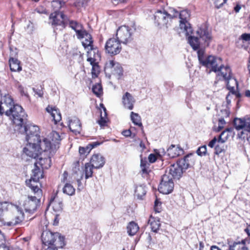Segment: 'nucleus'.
<instances>
[{
  "label": "nucleus",
  "mask_w": 250,
  "mask_h": 250,
  "mask_svg": "<svg viewBox=\"0 0 250 250\" xmlns=\"http://www.w3.org/2000/svg\"><path fill=\"white\" fill-rule=\"evenodd\" d=\"M68 21V18L62 12H53L49 16V23L54 26H61L64 28Z\"/></svg>",
  "instance_id": "obj_17"
},
{
  "label": "nucleus",
  "mask_w": 250,
  "mask_h": 250,
  "mask_svg": "<svg viewBox=\"0 0 250 250\" xmlns=\"http://www.w3.org/2000/svg\"><path fill=\"white\" fill-rule=\"evenodd\" d=\"M122 134L125 137H129L131 136V132L129 129L125 130L122 132Z\"/></svg>",
  "instance_id": "obj_58"
},
{
  "label": "nucleus",
  "mask_w": 250,
  "mask_h": 250,
  "mask_svg": "<svg viewBox=\"0 0 250 250\" xmlns=\"http://www.w3.org/2000/svg\"><path fill=\"white\" fill-rule=\"evenodd\" d=\"M94 167L89 163H85L84 168L83 170V175L84 174L85 179L91 177L93 175V168Z\"/></svg>",
  "instance_id": "obj_39"
},
{
  "label": "nucleus",
  "mask_w": 250,
  "mask_h": 250,
  "mask_svg": "<svg viewBox=\"0 0 250 250\" xmlns=\"http://www.w3.org/2000/svg\"><path fill=\"white\" fill-rule=\"evenodd\" d=\"M67 24H69V26L76 32L77 37L80 36L82 32L84 30H83L82 25L76 21H70L68 19Z\"/></svg>",
  "instance_id": "obj_33"
},
{
  "label": "nucleus",
  "mask_w": 250,
  "mask_h": 250,
  "mask_svg": "<svg viewBox=\"0 0 250 250\" xmlns=\"http://www.w3.org/2000/svg\"><path fill=\"white\" fill-rule=\"evenodd\" d=\"M140 147L141 148V151L142 152L146 148V146L145 144L142 141H141L139 144Z\"/></svg>",
  "instance_id": "obj_63"
},
{
  "label": "nucleus",
  "mask_w": 250,
  "mask_h": 250,
  "mask_svg": "<svg viewBox=\"0 0 250 250\" xmlns=\"http://www.w3.org/2000/svg\"><path fill=\"white\" fill-rule=\"evenodd\" d=\"M239 40H243L246 42H248L250 41V34L244 33L243 34L240 38H239Z\"/></svg>",
  "instance_id": "obj_55"
},
{
  "label": "nucleus",
  "mask_w": 250,
  "mask_h": 250,
  "mask_svg": "<svg viewBox=\"0 0 250 250\" xmlns=\"http://www.w3.org/2000/svg\"><path fill=\"white\" fill-rule=\"evenodd\" d=\"M80 165L79 162H76L74 163V166L73 167V176L74 178L78 181L81 180L83 176V172L80 169Z\"/></svg>",
  "instance_id": "obj_32"
},
{
  "label": "nucleus",
  "mask_w": 250,
  "mask_h": 250,
  "mask_svg": "<svg viewBox=\"0 0 250 250\" xmlns=\"http://www.w3.org/2000/svg\"><path fill=\"white\" fill-rule=\"evenodd\" d=\"M10 70L14 72H20L21 70L22 67L20 65V61L17 58L13 56V54L11 53L9 60Z\"/></svg>",
  "instance_id": "obj_31"
},
{
  "label": "nucleus",
  "mask_w": 250,
  "mask_h": 250,
  "mask_svg": "<svg viewBox=\"0 0 250 250\" xmlns=\"http://www.w3.org/2000/svg\"><path fill=\"white\" fill-rule=\"evenodd\" d=\"M139 226L137 224L134 222H130L127 226V231L129 235L133 236L135 235L139 230Z\"/></svg>",
  "instance_id": "obj_36"
},
{
  "label": "nucleus",
  "mask_w": 250,
  "mask_h": 250,
  "mask_svg": "<svg viewBox=\"0 0 250 250\" xmlns=\"http://www.w3.org/2000/svg\"><path fill=\"white\" fill-rule=\"evenodd\" d=\"M221 112L223 116L222 118H227L229 116V111L228 109L226 108L225 109L221 110Z\"/></svg>",
  "instance_id": "obj_56"
},
{
  "label": "nucleus",
  "mask_w": 250,
  "mask_h": 250,
  "mask_svg": "<svg viewBox=\"0 0 250 250\" xmlns=\"http://www.w3.org/2000/svg\"><path fill=\"white\" fill-rule=\"evenodd\" d=\"M231 95L230 93H229L226 96V101L227 103V104H229L231 103Z\"/></svg>",
  "instance_id": "obj_60"
},
{
  "label": "nucleus",
  "mask_w": 250,
  "mask_h": 250,
  "mask_svg": "<svg viewBox=\"0 0 250 250\" xmlns=\"http://www.w3.org/2000/svg\"><path fill=\"white\" fill-rule=\"evenodd\" d=\"M8 244L6 236L0 230V248H2L3 250H11L13 248Z\"/></svg>",
  "instance_id": "obj_35"
},
{
  "label": "nucleus",
  "mask_w": 250,
  "mask_h": 250,
  "mask_svg": "<svg viewBox=\"0 0 250 250\" xmlns=\"http://www.w3.org/2000/svg\"><path fill=\"white\" fill-rule=\"evenodd\" d=\"M183 152V149L179 146L171 145L167 149V155L173 158L182 154Z\"/></svg>",
  "instance_id": "obj_29"
},
{
  "label": "nucleus",
  "mask_w": 250,
  "mask_h": 250,
  "mask_svg": "<svg viewBox=\"0 0 250 250\" xmlns=\"http://www.w3.org/2000/svg\"><path fill=\"white\" fill-rule=\"evenodd\" d=\"M2 104H3L0 102V115H2L4 113H5L6 111L4 109V106L1 105Z\"/></svg>",
  "instance_id": "obj_61"
},
{
  "label": "nucleus",
  "mask_w": 250,
  "mask_h": 250,
  "mask_svg": "<svg viewBox=\"0 0 250 250\" xmlns=\"http://www.w3.org/2000/svg\"><path fill=\"white\" fill-rule=\"evenodd\" d=\"M173 188L174 183L172 177L167 174L163 175L158 188L160 192L164 194H169Z\"/></svg>",
  "instance_id": "obj_14"
},
{
  "label": "nucleus",
  "mask_w": 250,
  "mask_h": 250,
  "mask_svg": "<svg viewBox=\"0 0 250 250\" xmlns=\"http://www.w3.org/2000/svg\"><path fill=\"white\" fill-rule=\"evenodd\" d=\"M180 19L179 27L181 32L186 36L192 33V30L190 24L188 22L190 17V14L188 10H183L180 13L178 12V15Z\"/></svg>",
  "instance_id": "obj_13"
},
{
  "label": "nucleus",
  "mask_w": 250,
  "mask_h": 250,
  "mask_svg": "<svg viewBox=\"0 0 250 250\" xmlns=\"http://www.w3.org/2000/svg\"><path fill=\"white\" fill-rule=\"evenodd\" d=\"M122 102L124 107L129 110L133 109L135 99L129 92H125L122 96Z\"/></svg>",
  "instance_id": "obj_21"
},
{
  "label": "nucleus",
  "mask_w": 250,
  "mask_h": 250,
  "mask_svg": "<svg viewBox=\"0 0 250 250\" xmlns=\"http://www.w3.org/2000/svg\"><path fill=\"white\" fill-rule=\"evenodd\" d=\"M34 167L32 170L31 178L26 181V185L31 188V185L32 186L39 188L38 185V182L40 178H43L42 172L41 170L40 167L37 166V162L34 163Z\"/></svg>",
  "instance_id": "obj_19"
},
{
  "label": "nucleus",
  "mask_w": 250,
  "mask_h": 250,
  "mask_svg": "<svg viewBox=\"0 0 250 250\" xmlns=\"http://www.w3.org/2000/svg\"><path fill=\"white\" fill-rule=\"evenodd\" d=\"M182 164L177 161L176 163L171 165L169 168V174L173 178L179 179L182 175L183 173L185 172L186 169Z\"/></svg>",
  "instance_id": "obj_20"
},
{
  "label": "nucleus",
  "mask_w": 250,
  "mask_h": 250,
  "mask_svg": "<svg viewBox=\"0 0 250 250\" xmlns=\"http://www.w3.org/2000/svg\"><path fill=\"white\" fill-rule=\"evenodd\" d=\"M120 42L115 38H110L106 42L105 51L111 56L116 55L120 53L122 50Z\"/></svg>",
  "instance_id": "obj_15"
},
{
  "label": "nucleus",
  "mask_w": 250,
  "mask_h": 250,
  "mask_svg": "<svg viewBox=\"0 0 250 250\" xmlns=\"http://www.w3.org/2000/svg\"><path fill=\"white\" fill-rule=\"evenodd\" d=\"M147 165H148V164L147 163V162L146 161H144L142 159L141 160V165H140L141 167H147Z\"/></svg>",
  "instance_id": "obj_64"
},
{
  "label": "nucleus",
  "mask_w": 250,
  "mask_h": 250,
  "mask_svg": "<svg viewBox=\"0 0 250 250\" xmlns=\"http://www.w3.org/2000/svg\"><path fill=\"white\" fill-rule=\"evenodd\" d=\"M216 73V76L219 80H224L227 82V88L230 90L232 94L235 93V88L234 86H231V84L237 85V82L235 79L232 78L231 76V70L229 66H224L223 63L218 67V70L214 72Z\"/></svg>",
  "instance_id": "obj_8"
},
{
  "label": "nucleus",
  "mask_w": 250,
  "mask_h": 250,
  "mask_svg": "<svg viewBox=\"0 0 250 250\" xmlns=\"http://www.w3.org/2000/svg\"><path fill=\"white\" fill-rule=\"evenodd\" d=\"M40 146L42 152L40 154L39 161L37 163L42 167V168L47 169L51 167V157L56 153L58 146L57 145L52 146L48 139L44 138L42 142H41Z\"/></svg>",
  "instance_id": "obj_3"
},
{
  "label": "nucleus",
  "mask_w": 250,
  "mask_h": 250,
  "mask_svg": "<svg viewBox=\"0 0 250 250\" xmlns=\"http://www.w3.org/2000/svg\"><path fill=\"white\" fill-rule=\"evenodd\" d=\"M42 239L45 245L61 248L65 245L64 238L59 232L53 233L50 231H44L42 233Z\"/></svg>",
  "instance_id": "obj_9"
},
{
  "label": "nucleus",
  "mask_w": 250,
  "mask_h": 250,
  "mask_svg": "<svg viewBox=\"0 0 250 250\" xmlns=\"http://www.w3.org/2000/svg\"><path fill=\"white\" fill-rule=\"evenodd\" d=\"M77 37L82 40V43L84 48L89 49V48H92L93 47L92 36L85 30H84L80 36H78Z\"/></svg>",
  "instance_id": "obj_22"
},
{
  "label": "nucleus",
  "mask_w": 250,
  "mask_h": 250,
  "mask_svg": "<svg viewBox=\"0 0 250 250\" xmlns=\"http://www.w3.org/2000/svg\"><path fill=\"white\" fill-rule=\"evenodd\" d=\"M101 144H102V143H99L98 142H93V143L89 144L88 146L90 147V148H91V149H92L93 148H94V147L97 146H99Z\"/></svg>",
  "instance_id": "obj_59"
},
{
  "label": "nucleus",
  "mask_w": 250,
  "mask_h": 250,
  "mask_svg": "<svg viewBox=\"0 0 250 250\" xmlns=\"http://www.w3.org/2000/svg\"><path fill=\"white\" fill-rule=\"evenodd\" d=\"M142 171L143 172V174H148L149 172L150 171V170H148L147 167H141Z\"/></svg>",
  "instance_id": "obj_62"
},
{
  "label": "nucleus",
  "mask_w": 250,
  "mask_h": 250,
  "mask_svg": "<svg viewBox=\"0 0 250 250\" xmlns=\"http://www.w3.org/2000/svg\"><path fill=\"white\" fill-rule=\"evenodd\" d=\"M50 204L52 205L53 209L55 211H60L62 209L63 204L62 202L53 200L50 201Z\"/></svg>",
  "instance_id": "obj_45"
},
{
  "label": "nucleus",
  "mask_w": 250,
  "mask_h": 250,
  "mask_svg": "<svg viewBox=\"0 0 250 250\" xmlns=\"http://www.w3.org/2000/svg\"><path fill=\"white\" fill-rule=\"evenodd\" d=\"M197 36L188 37V42L193 49H200L201 45L208 46L212 40V36L210 31L205 24L202 25L196 31Z\"/></svg>",
  "instance_id": "obj_2"
},
{
  "label": "nucleus",
  "mask_w": 250,
  "mask_h": 250,
  "mask_svg": "<svg viewBox=\"0 0 250 250\" xmlns=\"http://www.w3.org/2000/svg\"><path fill=\"white\" fill-rule=\"evenodd\" d=\"M172 14H168L165 11H158L154 15L155 21L160 28L167 29L170 25V21L172 18L177 17L178 11L175 9L171 10Z\"/></svg>",
  "instance_id": "obj_10"
},
{
  "label": "nucleus",
  "mask_w": 250,
  "mask_h": 250,
  "mask_svg": "<svg viewBox=\"0 0 250 250\" xmlns=\"http://www.w3.org/2000/svg\"><path fill=\"white\" fill-rule=\"evenodd\" d=\"M3 103H2L3 104L6 105L7 107H9V108L11 107H13L14 105H15L16 104H14L13 100L12 98L10 96L7 95L6 96L4 97Z\"/></svg>",
  "instance_id": "obj_48"
},
{
  "label": "nucleus",
  "mask_w": 250,
  "mask_h": 250,
  "mask_svg": "<svg viewBox=\"0 0 250 250\" xmlns=\"http://www.w3.org/2000/svg\"><path fill=\"white\" fill-rule=\"evenodd\" d=\"M226 124V121H225L223 118H220L218 121V131H220L222 130L223 127L224 125Z\"/></svg>",
  "instance_id": "obj_54"
},
{
  "label": "nucleus",
  "mask_w": 250,
  "mask_h": 250,
  "mask_svg": "<svg viewBox=\"0 0 250 250\" xmlns=\"http://www.w3.org/2000/svg\"><path fill=\"white\" fill-rule=\"evenodd\" d=\"M5 115L15 124L18 128L22 126L27 121V115L23 108L20 105L16 104L5 111Z\"/></svg>",
  "instance_id": "obj_5"
},
{
  "label": "nucleus",
  "mask_w": 250,
  "mask_h": 250,
  "mask_svg": "<svg viewBox=\"0 0 250 250\" xmlns=\"http://www.w3.org/2000/svg\"><path fill=\"white\" fill-rule=\"evenodd\" d=\"M232 129L227 128L223 131L218 137V142L221 143H225L231 135Z\"/></svg>",
  "instance_id": "obj_38"
},
{
  "label": "nucleus",
  "mask_w": 250,
  "mask_h": 250,
  "mask_svg": "<svg viewBox=\"0 0 250 250\" xmlns=\"http://www.w3.org/2000/svg\"><path fill=\"white\" fill-rule=\"evenodd\" d=\"M198 58L201 64L208 68H209L210 71L216 72L218 70V67L222 63V60L220 57L212 55L206 56L205 50L200 48L197 51Z\"/></svg>",
  "instance_id": "obj_4"
},
{
  "label": "nucleus",
  "mask_w": 250,
  "mask_h": 250,
  "mask_svg": "<svg viewBox=\"0 0 250 250\" xmlns=\"http://www.w3.org/2000/svg\"><path fill=\"white\" fill-rule=\"evenodd\" d=\"M50 138L52 139V141L53 142L52 144L49 139L47 138L48 140H49L51 146H55L57 145L58 146V148L59 147V142L62 140L61 136L59 135V133L56 131H52L50 134ZM46 139V138H45Z\"/></svg>",
  "instance_id": "obj_37"
},
{
  "label": "nucleus",
  "mask_w": 250,
  "mask_h": 250,
  "mask_svg": "<svg viewBox=\"0 0 250 250\" xmlns=\"http://www.w3.org/2000/svg\"><path fill=\"white\" fill-rule=\"evenodd\" d=\"M148 223L150 224L151 230L155 232H157L160 227V223L159 220H156L154 218H151L148 220Z\"/></svg>",
  "instance_id": "obj_42"
},
{
  "label": "nucleus",
  "mask_w": 250,
  "mask_h": 250,
  "mask_svg": "<svg viewBox=\"0 0 250 250\" xmlns=\"http://www.w3.org/2000/svg\"><path fill=\"white\" fill-rule=\"evenodd\" d=\"M208 146L211 148L215 147V153L217 155L225 150L224 143L219 142L218 139L215 137L209 142Z\"/></svg>",
  "instance_id": "obj_28"
},
{
  "label": "nucleus",
  "mask_w": 250,
  "mask_h": 250,
  "mask_svg": "<svg viewBox=\"0 0 250 250\" xmlns=\"http://www.w3.org/2000/svg\"><path fill=\"white\" fill-rule=\"evenodd\" d=\"M63 193L69 196L75 194V189L72 185L69 183H65L62 188Z\"/></svg>",
  "instance_id": "obj_40"
},
{
  "label": "nucleus",
  "mask_w": 250,
  "mask_h": 250,
  "mask_svg": "<svg viewBox=\"0 0 250 250\" xmlns=\"http://www.w3.org/2000/svg\"><path fill=\"white\" fill-rule=\"evenodd\" d=\"M23 153L27 156L36 159L42 153V150L41 149L39 143L27 142L26 146L23 149Z\"/></svg>",
  "instance_id": "obj_16"
},
{
  "label": "nucleus",
  "mask_w": 250,
  "mask_h": 250,
  "mask_svg": "<svg viewBox=\"0 0 250 250\" xmlns=\"http://www.w3.org/2000/svg\"><path fill=\"white\" fill-rule=\"evenodd\" d=\"M134 30L132 27L126 25L121 26L117 30V39L121 43L126 44L132 41Z\"/></svg>",
  "instance_id": "obj_12"
},
{
  "label": "nucleus",
  "mask_w": 250,
  "mask_h": 250,
  "mask_svg": "<svg viewBox=\"0 0 250 250\" xmlns=\"http://www.w3.org/2000/svg\"><path fill=\"white\" fill-rule=\"evenodd\" d=\"M19 132L26 134V140L27 142H37L40 144L41 142L45 138L41 139L40 135V129L37 125L26 122L22 126L19 127Z\"/></svg>",
  "instance_id": "obj_7"
},
{
  "label": "nucleus",
  "mask_w": 250,
  "mask_h": 250,
  "mask_svg": "<svg viewBox=\"0 0 250 250\" xmlns=\"http://www.w3.org/2000/svg\"><path fill=\"white\" fill-rule=\"evenodd\" d=\"M92 66V75L93 78L98 77V74L100 72V68L98 64V62L94 63H90Z\"/></svg>",
  "instance_id": "obj_46"
},
{
  "label": "nucleus",
  "mask_w": 250,
  "mask_h": 250,
  "mask_svg": "<svg viewBox=\"0 0 250 250\" xmlns=\"http://www.w3.org/2000/svg\"><path fill=\"white\" fill-rule=\"evenodd\" d=\"M146 188L144 185H137L135 189V195L138 199H142L146 194Z\"/></svg>",
  "instance_id": "obj_34"
},
{
  "label": "nucleus",
  "mask_w": 250,
  "mask_h": 250,
  "mask_svg": "<svg viewBox=\"0 0 250 250\" xmlns=\"http://www.w3.org/2000/svg\"><path fill=\"white\" fill-rule=\"evenodd\" d=\"M87 62L90 63H94L98 62L97 61L100 59L101 55L99 53L98 50L94 48H89L87 51Z\"/></svg>",
  "instance_id": "obj_27"
},
{
  "label": "nucleus",
  "mask_w": 250,
  "mask_h": 250,
  "mask_svg": "<svg viewBox=\"0 0 250 250\" xmlns=\"http://www.w3.org/2000/svg\"><path fill=\"white\" fill-rule=\"evenodd\" d=\"M90 164L95 168H100L105 164L104 158L100 153L94 154L91 158Z\"/></svg>",
  "instance_id": "obj_24"
},
{
  "label": "nucleus",
  "mask_w": 250,
  "mask_h": 250,
  "mask_svg": "<svg viewBox=\"0 0 250 250\" xmlns=\"http://www.w3.org/2000/svg\"><path fill=\"white\" fill-rule=\"evenodd\" d=\"M229 247L223 245L224 250H249L246 247V240H243L241 242H229Z\"/></svg>",
  "instance_id": "obj_23"
},
{
  "label": "nucleus",
  "mask_w": 250,
  "mask_h": 250,
  "mask_svg": "<svg viewBox=\"0 0 250 250\" xmlns=\"http://www.w3.org/2000/svg\"><path fill=\"white\" fill-rule=\"evenodd\" d=\"M101 106L104 110V113L102 112H101L100 119L98 121V123L101 126H105L106 124L107 113L106 112V108L104 106V105L103 104H101Z\"/></svg>",
  "instance_id": "obj_43"
},
{
  "label": "nucleus",
  "mask_w": 250,
  "mask_h": 250,
  "mask_svg": "<svg viewBox=\"0 0 250 250\" xmlns=\"http://www.w3.org/2000/svg\"><path fill=\"white\" fill-rule=\"evenodd\" d=\"M193 100V98L192 97V95L190 94L188 96L186 99V103L187 104V106L190 108L192 109V100Z\"/></svg>",
  "instance_id": "obj_51"
},
{
  "label": "nucleus",
  "mask_w": 250,
  "mask_h": 250,
  "mask_svg": "<svg viewBox=\"0 0 250 250\" xmlns=\"http://www.w3.org/2000/svg\"><path fill=\"white\" fill-rule=\"evenodd\" d=\"M0 212H7L5 218L0 219L4 226L13 227L22 222L24 213L18 206L4 202L0 203Z\"/></svg>",
  "instance_id": "obj_1"
},
{
  "label": "nucleus",
  "mask_w": 250,
  "mask_h": 250,
  "mask_svg": "<svg viewBox=\"0 0 250 250\" xmlns=\"http://www.w3.org/2000/svg\"><path fill=\"white\" fill-rule=\"evenodd\" d=\"M46 110L50 114L52 118V120L54 121L55 124H57L61 121L62 116L58 109L55 107H53L52 106H48L46 108Z\"/></svg>",
  "instance_id": "obj_30"
},
{
  "label": "nucleus",
  "mask_w": 250,
  "mask_h": 250,
  "mask_svg": "<svg viewBox=\"0 0 250 250\" xmlns=\"http://www.w3.org/2000/svg\"><path fill=\"white\" fill-rule=\"evenodd\" d=\"M33 90L39 97H42L43 92L42 91V88L41 86L37 88H33Z\"/></svg>",
  "instance_id": "obj_53"
},
{
  "label": "nucleus",
  "mask_w": 250,
  "mask_h": 250,
  "mask_svg": "<svg viewBox=\"0 0 250 250\" xmlns=\"http://www.w3.org/2000/svg\"><path fill=\"white\" fill-rule=\"evenodd\" d=\"M65 4V2L62 0H53L52 1L51 5L53 8V12H60L59 10Z\"/></svg>",
  "instance_id": "obj_41"
},
{
  "label": "nucleus",
  "mask_w": 250,
  "mask_h": 250,
  "mask_svg": "<svg viewBox=\"0 0 250 250\" xmlns=\"http://www.w3.org/2000/svg\"><path fill=\"white\" fill-rule=\"evenodd\" d=\"M105 70L110 72L117 79L121 78L123 75V68L121 64L113 60H109L105 64Z\"/></svg>",
  "instance_id": "obj_18"
},
{
  "label": "nucleus",
  "mask_w": 250,
  "mask_h": 250,
  "mask_svg": "<svg viewBox=\"0 0 250 250\" xmlns=\"http://www.w3.org/2000/svg\"><path fill=\"white\" fill-rule=\"evenodd\" d=\"M234 125L237 130L242 129L238 133L239 137L243 140L246 139L250 143V117L236 119Z\"/></svg>",
  "instance_id": "obj_11"
},
{
  "label": "nucleus",
  "mask_w": 250,
  "mask_h": 250,
  "mask_svg": "<svg viewBox=\"0 0 250 250\" xmlns=\"http://www.w3.org/2000/svg\"><path fill=\"white\" fill-rule=\"evenodd\" d=\"M130 118L134 125L139 126H143V125L141 122V118L138 114L131 112L130 114Z\"/></svg>",
  "instance_id": "obj_44"
},
{
  "label": "nucleus",
  "mask_w": 250,
  "mask_h": 250,
  "mask_svg": "<svg viewBox=\"0 0 250 250\" xmlns=\"http://www.w3.org/2000/svg\"><path fill=\"white\" fill-rule=\"evenodd\" d=\"M186 170L193 166L196 161V156L193 153H189L185 156L183 159L178 160Z\"/></svg>",
  "instance_id": "obj_25"
},
{
  "label": "nucleus",
  "mask_w": 250,
  "mask_h": 250,
  "mask_svg": "<svg viewBox=\"0 0 250 250\" xmlns=\"http://www.w3.org/2000/svg\"><path fill=\"white\" fill-rule=\"evenodd\" d=\"M148 160L150 163H154L156 160V156L154 154H150L148 156Z\"/></svg>",
  "instance_id": "obj_57"
},
{
  "label": "nucleus",
  "mask_w": 250,
  "mask_h": 250,
  "mask_svg": "<svg viewBox=\"0 0 250 250\" xmlns=\"http://www.w3.org/2000/svg\"><path fill=\"white\" fill-rule=\"evenodd\" d=\"M207 152V147L206 146H203L199 148L197 150L196 153L199 156H203L205 155Z\"/></svg>",
  "instance_id": "obj_50"
},
{
  "label": "nucleus",
  "mask_w": 250,
  "mask_h": 250,
  "mask_svg": "<svg viewBox=\"0 0 250 250\" xmlns=\"http://www.w3.org/2000/svg\"><path fill=\"white\" fill-rule=\"evenodd\" d=\"M214 3L217 8H220L226 2L227 0H213Z\"/></svg>",
  "instance_id": "obj_52"
},
{
  "label": "nucleus",
  "mask_w": 250,
  "mask_h": 250,
  "mask_svg": "<svg viewBox=\"0 0 250 250\" xmlns=\"http://www.w3.org/2000/svg\"><path fill=\"white\" fill-rule=\"evenodd\" d=\"M30 185V189L35 195L28 196L27 199L24 202L23 207L26 212L32 214L36 210L40 205V199L42 196V190L40 188H37L31 185Z\"/></svg>",
  "instance_id": "obj_6"
},
{
  "label": "nucleus",
  "mask_w": 250,
  "mask_h": 250,
  "mask_svg": "<svg viewBox=\"0 0 250 250\" xmlns=\"http://www.w3.org/2000/svg\"><path fill=\"white\" fill-rule=\"evenodd\" d=\"M69 127L70 130L75 134L80 133L82 130L81 124L79 119L73 117L69 120Z\"/></svg>",
  "instance_id": "obj_26"
},
{
  "label": "nucleus",
  "mask_w": 250,
  "mask_h": 250,
  "mask_svg": "<svg viewBox=\"0 0 250 250\" xmlns=\"http://www.w3.org/2000/svg\"><path fill=\"white\" fill-rule=\"evenodd\" d=\"M92 91L96 95L99 97L103 93L102 85L99 83L94 85L92 87Z\"/></svg>",
  "instance_id": "obj_47"
},
{
  "label": "nucleus",
  "mask_w": 250,
  "mask_h": 250,
  "mask_svg": "<svg viewBox=\"0 0 250 250\" xmlns=\"http://www.w3.org/2000/svg\"><path fill=\"white\" fill-rule=\"evenodd\" d=\"M91 150V148H90L89 146H87L86 147H80L79 153L81 155L85 156L90 152Z\"/></svg>",
  "instance_id": "obj_49"
}]
</instances>
